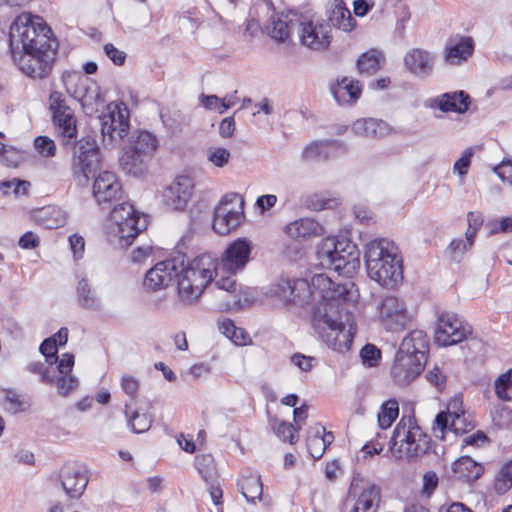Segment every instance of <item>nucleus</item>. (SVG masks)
<instances>
[{
    "mask_svg": "<svg viewBox=\"0 0 512 512\" xmlns=\"http://www.w3.org/2000/svg\"><path fill=\"white\" fill-rule=\"evenodd\" d=\"M276 296L286 302L305 305L315 300L311 323L319 337L335 351H346L352 343L353 308L358 291L350 280L336 283L325 274L306 279L281 278L276 284Z\"/></svg>",
    "mask_w": 512,
    "mask_h": 512,
    "instance_id": "f257e3e1",
    "label": "nucleus"
},
{
    "mask_svg": "<svg viewBox=\"0 0 512 512\" xmlns=\"http://www.w3.org/2000/svg\"><path fill=\"white\" fill-rule=\"evenodd\" d=\"M51 29L40 17L19 15L11 24L9 47L20 70L33 79L47 77L55 59L58 42L51 38Z\"/></svg>",
    "mask_w": 512,
    "mask_h": 512,
    "instance_id": "f03ea898",
    "label": "nucleus"
},
{
    "mask_svg": "<svg viewBox=\"0 0 512 512\" xmlns=\"http://www.w3.org/2000/svg\"><path fill=\"white\" fill-rule=\"evenodd\" d=\"M216 269L217 259L212 253L200 254L186 266L182 258L166 259L147 271L143 286L146 290L158 291L176 280L179 301L184 305H191L214 279Z\"/></svg>",
    "mask_w": 512,
    "mask_h": 512,
    "instance_id": "7ed1b4c3",
    "label": "nucleus"
},
{
    "mask_svg": "<svg viewBox=\"0 0 512 512\" xmlns=\"http://www.w3.org/2000/svg\"><path fill=\"white\" fill-rule=\"evenodd\" d=\"M365 264L369 277L386 288H393L403 279L401 259L396 245L386 239L370 241L365 248Z\"/></svg>",
    "mask_w": 512,
    "mask_h": 512,
    "instance_id": "20e7f679",
    "label": "nucleus"
},
{
    "mask_svg": "<svg viewBox=\"0 0 512 512\" xmlns=\"http://www.w3.org/2000/svg\"><path fill=\"white\" fill-rule=\"evenodd\" d=\"M319 264L346 278L353 277L361 266L360 250L347 238L326 237L317 247Z\"/></svg>",
    "mask_w": 512,
    "mask_h": 512,
    "instance_id": "39448f33",
    "label": "nucleus"
},
{
    "mask_svg": "<svg viewBox=\"0 0 512 512\" xmlns=\"http://www.w3.org/2000/svg\"><path fill=\"white\" fill-rule=\"evenodd\" d=\"M430 441L414 417L403 416L393 431L391 451L397 459L415 460L428 452Z\"/></svg>",
    "mask_w": 512,
    "mask_h": 512,
    "instance_id": "423d86ee",
    "label": "nucleus"
},
{
    "mask_svg": "<svg viewBox=\"0 0 512 512\" xmlns=\"http://www.w3.org/2000/svg\"><path fill=\"white\" fill-rule=\"evenodd\" d=\"M112 232L121 247H128L139 233L146 229V219L141 218L133 205L123 202L114 206L110 213Z\"/></svg>",
    "mask_w": 512,
    "mask_h": 512,
    "instance_id": "0eeeda50",
    "label": "nucleus"
},
{
    "mask_svg": "<svg viewBox=\"0 0 512 512\" xmlns=\"http://www.w3.org/2000/svg\"><path fill=\"white\" fill-rule=\"evenodd\" d=\"M100 167V150L92 136L82 137L74 146L71 171L79 185H87Z\"/></svg>",
    "mask_w": 512,
    "mask_h": 512,
    "instance_id": "6e6552de",
    "label": "nucleus"
},
{
    "mask_svg": "<svg viewBox=\"0 0 512 512\" xmlns=\"http://www.w3.org/2000/svg\"><path fill=\"white\" fill-rule=\"evenodd\" d=\"M244 218L243 198L237 193L226 194L214 207L212 229L219 236H227L242 224Z\"/></svg>",
    "mask_w": 512,
    "mask_h": 512,
    "instance_id": "1a4fd4ad",
    "label": "nucleus"
},
{
    "mask_svg": "<svg viewBox=\"0 0 512 512\" xmlns=\"http://www.w3.org/2000/svg\"><path fill=\"white\" fill-rule=\"evenodd\" d=\"M49 111L57 136L65 146L72 145L77 137V119L73 109L67 104L65 96L52 91L48 99Z\"/></svg>",
    "mask_w": 512,
    "mask_h": 512,
    "instance_id": "9d476101",
    "label": "nucleus"
},
{
    "mask_svg": "<svg viewBox=\"0 0 512 512\" xmlns=\"http://www.w3.org/2000/svg\"><path fill=\"white\" fill-rule=\"evenodd\" d=\"M297 28L301 44L311 50H325L331 43L330 24L315 15H299Z\"/></svg>",
    "mask_w": 512,
    "mask_h": 512,
    "instance_id": "9b49d317",
    "label": "nucleus"
},
{
    "mask_svg": "<svg viewBox=\"0 0 512 512\" xmlns=\"http://www.w3.org/2000/svg\"><path fill=\"white\" fill-rule=\"evenodd\" d=\"M380 501L377 485L358 476L352 479L345 504L347 512H377Z\"/></svg>",
    "mask_w": 512,
    "mask_h": 512,
    "instance_id": "f8f14e48",
    "label": "nucleus"
},
{
    "mask_svg": "<svg viewBox=\"0 0 512 512\" xmlns=\"http://www.w3.org/2000/svg\"><path fill=\"white\" fill-rule=\"evenodd\" d=\"M99 119L104 146H113L128 134L129 110L123 103H109Z\"/></svg>",
    "mask_w": 512,
    "mask_h": 512,
    "instance_id": "ddd939ff",
    "label": "nucleus"
},
{
    "mask_svg": "<svg viewBox=\"0 0 512 512\" xmlns=\"http://www.w3.org/2000/svg\"><path fill=\"white\" fill-rule=\"evenodd\" d=\"M471 333L472 327L459 315L444 311L437 317L434 341L438 346H452L465 340Z\"/></svg>",
    "mask_w": 512,
    "mask_h": 512,
    "instance_id": "4468645a",
    "label": "nucleus"
},
{
    "mask_svg": "<svg viewBox=\"0 0 512 512\" xmlns=\"http://www.w3.org/2000/svg\"><path fill=\"white\" fill-rule=\"evenodd\" d=\"M379 321L387 331H401L412 321L406 302L394 295L381 299L377 306Z\"/></svg>",
    "mask_w": 512,
    "mask_h": 512,
    "instance_id": "2eb2a0df",
    "label": "nucleus"
},
{
    "mask_svg": "<svg viewBox=\"0 0 512 512\" xmlns=\"http://www.w3.org/2000/svg\"><path fill=\"white\" fill-rule=\"evenodd\" d=\"M252 248V243L249 240L246 238H238L226 247L220 260L212 254L217 259V269L214 273V277L217 276L220 271L230 275H235L239 271H242L250 260Z\"/></svg>",
    "mask_w": 512,
    "mask_h": 512,
    "instance_id": "dca6fc26",
    "label": "nucleus"
},
{
    "mask_svg": "<svg viewBox=\"0 0 512 512\" xmlns=\"http://www.w3.org/2000/svg\"><path fill=\"white\" fill-rule=\"evenodd\" d=\"M62 80L67 93L83 107L92 106L100 99L99 87L90 78L79 72H65Z\"/></svg>",
    "mask_w": 512,
    "mask_h": 512,
    "instance_id": "f3484780",
    "label": "nucleus"
},
{
    "mask_svg": "<svg viewBox=\"0 0 512 512\" xmlns=\"http://www.w3.org/2000/svg\"><path fill=\"white\" fill-rule=\"evenodd\" d=\"M459 401L453 400L448 404L446 412H440L433 425L435 437L444 439L446 430L453 431L456 434L465 433L474 428L471 422L466 421L465 413L458 412Z\"/></svg>",
    "mask_w": 512,
    "mask_h": 512,
    "instance_id": "a211bd4d",
    "label": "nucleus"
},
{
    "mask_svg": "<svg viewBox=\"0 0 512 512\" xmlns=\"http://www.w3.org/2000/svg\"><path fill=\"white\" fill-rule=\"evenodd\" d=\"M93 195L102 209L109 208L114 201L119 200L122 187L115 173L110 171L99 173L93 184Z\"/></svg>",
    "mask_w": 512,
    "mask_h": 512,
    "instance_id": "6ab92c4d",
    "label": "nucleus"
},
{
    "mask_svg": "<svg viewBox=\"0 0 512 512\" xmlns=\"http://www.w3.org/2000/svg\"><path fill=\"white\" fill-rule=\"evenodd\" d=\"M425 363L426 361L415 356L397 351L391 368V375L399 385H408L420 375Z\"/></svg>",
    "mask_w": 512,
    "mask_h": 512,
    "instance_id": "aec40b11",
    "label": "nucleus"
},
{
    "mask_svg": "<svg viewBox=\"0 0 512 512\" xmlns=\"http://www.w3.org/2000/svg\"><path fill=\"white\" fill-rule=\"evenodd\" d=\"M193 179L180 175L165 189L163 197L167 208L174 211L183 210L192 196Z\"/></svg>",
    "mask_w": 512,
    "mask_h": 512,
    "instance_id": "412c9836",
    "label": "nucleus"
},
{
    "mask_svg": "<svg viewBox=\"0 0 512 512\" xmlns=\"http://www.w3.org/2000/svg\"><path fill=\"white\" fill-rule=\"evenodd\" d=\"M404 66L419 78L429 77L435 67V55L425 49L412 48L404 56Z\"/></svg>",
    "mask_w": 512,
    "mask_h": 512,
    "instance_id": "4be33fe9",
    "label": "nucleus"
},
{
    "mask_svg": "<svg viewBox=\"0 0 512 512\" xmlns=\"http://www.w3.org/2000/svg\"><path fill=\"white\" fill-rule=\"evenodd\" d=\"M474 51V42L470 37L457 36L450 38L445 45L443 58L448 65H461L466 62Z\"/></svg>",
    "mask_w": 512,
    "mask_h": 512,
    "instance_id": "5701e85b",
    "label": "nucleus"
},
{
    "mask_svg": "<svg viewBox=\"0 0 512 512\" xmlns=\"http://www.w3.org/2000/svg\"><path fill=\"white\" fill-rule=\"evenodd\" d=\"M471 100L468 93L463 90L447 92L430 99L429 106L438 108L442 112L465 113L470 106Z\"/></svg>",
    "mask_w": 512,
    "mask_h": 512,
    "instance_id": "b1692460",
    "label": "nucleus"
},
{
    "mask_svg": "<svg viewBox=\"0 0 512 512\" xmlns=\"http://www.w3.org/2000/svg\"><path fill=\"white\" fill-rule=\"evenodd\" d=\"M330 92L339 105H352L360 98L362 87L359 81L343 77L330 85Z\"/></svg>",
    "mask_w": 512,
    "mask_h": 512,
    "instance_id": "393cba45",
    "label": "nucleus"
},
{
    "mask_svg": "<svg viewBox=\"0 0 512 512\" xmlns=\"http://www.w3.org/2000/svg\"><path fill=\"white\" fill-rule=\"evenodd\" d=\"M60 477L64 491L71 498H79L88 484L85 473L69 465L62 468Z\"/></svg>",
    "mask_w": 512,
    "mask_h": 512,
    "instance_id": "a878e982",
    "label": "nucleus"
},
{
    "mask_svg": "<svg viewBox=\"0 0 512 512\" xmlns=\"http://www.w3.org/2000/svg\"><path fill=\"white\" fill-rule=\"evenodd\" d=\"M286 234L297 241L309 240L324 234V227L312 218H301L288 224Z\"/></svg>",
    "mask_w": 512,
    "mask_h": 512,
    "instance_id": "bb28decb",
    "label": "nucleus"
},
{
    "mask_svg": "<svg viewBox=\"0 0 512 512\" xmlns=\"http://www.w3.org/2000/svg\"><path fill=\"white\" fill-rule=\"evenodd\" d=\"M428 348L427 334L422 330H413L404 337L398 351L426 361Z\"/></svg>",
    "mask_w": 512,
    "mask_h": 512,
    "instance_id": "cd10ccee",
    "label": "nucleus"
},
{
    "mask_svg": "<svg viewBox=\"0 0 512 512\" xmlns=\"http://www.w3.org/2000/svg\"><path fill=\"white\" fill-rule=\"evenodd\" d=\"M298 17L299 14L292 11L273 17L271 24L266 27L268 34L278 42H285L297 27Z\"/></svg>",
    "mask_w": 512,
    "mask_h": 512,
    "instance_id": "c85d7f7f",
    "label": "nucleus"
},
{
    "mask_svg": "<svg viewBox=\"0 0 512 512\" xmlns=\"http://www.w3.org/2000/svg\"><path fill=\"white\" fill-rule=\"evenodd\" d=\"M333 440L331 432H326L323 426L316 425L308 431L307 450L313 459H320Z\"/></svg>",
    "mask_w": 512,
    "mask_h": 512,
    "instance_id": "c756f323",
    "label": "nucleus"
},
{
    "mask_svg": "<svg viewBox=\"0 0 512 512\" xmlns=\"http://www.w3.org/2000/svg\"><path fill=\"white\" fill-rule=\"evenodd\" d=\"M483 466L469 456H462L452 464V477L459 481H475L482 475Z\"/></svg>",
    "mask_w": 512,
    "mask_h": 512,
    "instance_id": "7c9ffc66",
    "label": "nucleus"
},
{
    "mask_svg": "<svg viewBox=\"0 0 512 512\" xmlns=\"http://www.w3.org/2000/svg\"><path fill=\"white\" fill-rule=\"evenodd\" d=\"M125 148L137 152L142 157L152 159L158 148V140L156 136L148 131H138L129 137Z\"/></svg>",
    "mask_w": 512,
    "mask_h": 512,
    "instance_id": "2f4dec72",
    "label": "nucleus"
},
{
    "mask_svg": "<svg viewBox=\"0 0 512 512\" xmlns=\"http://www.w3.org/2000/svg\"><path fill=\"white\" fill-rule=\"evenodd\" d=\"M352 130L359 136L373 138H381L390 133V127L385 121L373 118L356 120Z\"/></svg>",
    "mask_w": 512,
    "mask_h": 512,
    "instance_id": "473e14b6",
    "label": "nucleus"
},
{
    "mask_svg": "<svg viewBox=\"0 0 512 512\" xmlns=\"http://www.w3.org/2000/svg\"><path fill=\"white\" fill-rule=\"evenodd\" d=\"M328 21L330 26L333 25L345 32L351 31L354 27V19L342 0H334L328 10Z\"/></svg>",
    "mask_w": 512,
    "mask_h": 512,
    "instance_id": "72a5a7b5",
    "label": "nucleus"
},
{
    "mask_svg": "<svg viewBox=\"0 0 512 512\" xmlns=\"http://www.w3.org/2000/svg\"><path fill=\"white\" fill-rule=\"evenodd\" d=\"M150 160V158L142 157V155L137 152L124 147V151L119 162L125 173L138 177L144 173Z\"/></svg>",
    "mask_w": 512,
    "mask_h": 512,
    "instance_id": "f704fd0d",
    "label": "nucleus"
},
{
    "mask_svg": "<svg viewBox=\"0 0 512 512\" xmlns=\"http://www.w3.org/2000/svg\"><path fill=\"white\" fill-rule=\"evenodd\" d=\"M385 62L383 53L377 49H371L362 53L357 60V69L361 75H373L377 73Z\"/></svg>",
    "mask_w": 512,
    "mask_h": 512,
    "instance_id": "c9c22d12",
    "label": "nucleus"
},
{
    "mask_svg": "<svg viewBox=\"0 0 512 512\" xmlns=\"http://www.w3.org/2000/svg\"><path fill=\"white\" fill-rule=\"evenodd\" d=\"M268 422L270 428L279 439L284 442L288 441L292 445L298 442V432L301 430V425L295 426L292 423L281 421L277 417H272L270 414H268Z\"/></svg>",
    "mask_w": 512,
    "mask_h": 512,
    "instance_id": "e433bc0d",
    "label": "nucleus"
},
{
    "mask_svg": "<svg viewBox=\"0 0 512 512\" xmlns=\"http://www.w3.org/2000/svg\"><path fill=\"white\" fill-rule=\"evenodd\" d=\"M77 298L79 305L86 310L100 311L102 309L100 298L84 278L78 282Z\"/></svg>",
    "mask_w": 512,
    "mask_h": 512,
    "instance_id": "4c0bfd02",
    "label": "nucleus"
},
{
    "mask_svg": "<svg viewBox=\"0 0 512 512\" xmlns=\"http://www.w3.org/2000/svg\"><path fill=\"white\" fill-rule=\"evenodd\" d=\"M338 146L336 141H318L305 147L302 158L308 161H321L330 157L331 152Z\"/></svg>",
    "mask_w": 512,
    "mask_h": 512,
    "instance_id": "58836bf2",
    "label": "nucleus"
},
{
    "mask_svg": "<svg viewBox=\"0 0 512 512\" xmlns=\"http://www.w3.org/2000/svg\"><path fill=\"white\" fill-rule=\"evenodd\" d=\"M125 416L127 425L134 433H144L152 425V417L148 413H140L138 410L131 409L130 404H125Z\"/></svg>",
    "mask_w": 512,
    "mask_h": 512,
    "instance_id": "ea45409f",
    "label": "nucleus"
},
{
    "mask_svg": "<svg viewBox=\"0 0 512 512\" xmlns=\"http://www.w3.org/2000/svg\"><path fill=\"white\" fill-rule=\"evenodd\" d=\"M195 465L197 471L206 483L217 482L218 474L214 458L209 454L196 456Z\"/></svg>",
    "mask_w": 512,
    "mask_h": 512,
    "instance_id": "a19ab883",
    "label": "nucleus"
},
{
    "mask_svg": "<svg viewBox=\"0 0 512 512\" xmlns=\"http://www.w3.org/2000/svg\"><path fill=\"white\" fill-rule=\"evenodd\" d=\"M399 414V406L396 400L385 402L378 413V423L382 429L389 428Z\"/></svg>",
    "mask_w": 512,
    "mask_h": 512,
    "instance_id": "79ce46f5",
    "label": "nucleus"
},
{
    "mask_svg": "<svg viewBox=\"0 0 512 512\" xmlns=\"http://www.w3.org/2000/svg\"><path fill=\"white\" fill-rule=\"evenodd\" d=\"M474 239H469L465 236V239H454L447 247V253L450 258L455 262H460L466 251L472 248Z\"/></svg>",
    "mask_w": 512,
    "mask_h": 512,
    "instance_id": "37998d69",
    "label": "nucleus"
},
{
    "mask_svg": "<svg viewBox=\"0 0 512 512\" xmlns=\"http://www.w3.org/2000/svg\"><path fill=\"white\" fill-rule=\"evenodd\" d=\"M494 486L499 494L507 492L512 487V460L500 468Z\"/></svg>",
    "mask_w": 512,
    "mask_h": 512,
    "instance_id": "c03bdc74",
    "label": "nucleus"
},
{
    "mask_svg": "<svg viewBox=\"0 0 512 512\" xmlns=\"http://www.w3.org/2000/svg\"><path fill=\"white\" fill-rule=\"evenodd\" d=\"M42 224L48 229H55L63 226L66 218L62 215L61 211L56 208H46L41 211Z\"/></svg>",
    "mask_w": 512,
    "mask_h": 512,
    "instance_id": "a18cd8bd",
    "label": "nucleus"
},
{
    "mask_svg": "<svg viewBox=\"0 0 512 512\" xmlns=\"http://www.w3.org/2000/svg\"><path fill=\"white\" fill-rule=\"evenodd\" d=\"M201 103L206 109L217 110L221 114L234 104L230 100L226 98L220 99L216 95H202Z\"/></svg>",
    "mask_w": 512,
    "mask_h": 512,
    "instance_id": "49530a36",
    "label": "nucleus"
},
{
    "mask_svg": "<svg viewBox=\"0 0 512 512\" xmlns=\"http://www.w3.org/2000/svg\"><path fill=\"white\" fill-rule=\"evenodd\" d=\"M39 350L50 365L58 362L57 340L55 337L46 338L40 345Z\"/></svg>",
    "mask_w": 512,
    "mask_h": 512,
    "instance_id": "de8ad7c7",
    "label": "nucleus"
},
{
    "mask_svg": "<svg viewBox=\"0 0 512 512\" xmlns=\"http://www.w3.org/2000/svg\"><path fill=\"white\" fill-rule=\"evenodd\" d=\"M511 386V372L507 371L501 374L495 380V393L497 397L503 401L510 400V396L508 395V389Z\"/></svg>",
    "mask_w": 512,
    "mask_h": 512,
    "instance_id": "09e8293b",
    "label": "nucleus"
},
{
    "mask_svg": "<svg viewBox=\"0 0 512 512\" xmlns=\"http://www.w3.org/2000/svg\"><path fill=\"white\" fill-rule=\"evenodd\" d=\"M35 149L44 157H53L56 154L54 141L47 136H38L34 140Z\"/></svg>",
    "mask_w": 512,
    "mask_h": 512,
    "instance_id": "8fccbe9b",
    "label": "nucleus"
},
{
    "mask_svg": "<svg viewBox=\"0 0 512 512\" xmlns=\"http://www.w3.org/2000/svg\"><path fill=\"white\" fill-rule=\"evenodd\" d=\"M473 153L474 152L471 147L466 148L463 151L461 157L453 165L454 173H457L460 177H464L468 173Z\"/></svg>",
    "mask_w": 512,
    "mask_h": 512,
    "instance_id": "3c124183",
    "label": "nucleus"
},
{
    "mask_svg": "<svg viewBox=\"0 0 512 512\" xmlns=\"http://www.w3.org/2000/svg\"><path fill=\"white\" fill-rule=\"evenodd\" d=\"M208 160L217 167L225 166L230 159V152L222 147L210 148L207 151Z\"/></svg>",
    "mask_w": 512,
    "mask_h": 512,
    "instance_id": "603ef678",
    "label": "nucleus"
},
{
    "mask_svg": "<svg viewBox=\"0 0 512 512\" xmlns=\"http://www.w3.org/2000/svg\"><path fill=\"white\" fill-rule=\"evenodd\" d=\"M360 357L364 364L373 367L378 363L381 351L373 344H366L360 351Z\"/></svg>",
    "mask_w": 512,
    "mask_h": 512,
    "instance_id": "864d4df0",
    "label": "nucleus"
},
{
    "mask_svg": "<svg viewBox=\"0 0 512 512\" xmlns=\"http://www.w3.org/2000/svg\"><path fill=\"white\" fill-rule=\"evenodd\" d=\"M467 221L468 229L466 230L465 236H468L469 239L475 240L477 231L484 222L483 215L480 212H469L467 214Z\"/></svg>",
    "mask_w": 512,
    "mask_h": 512,
    "instance_id": "5fc2aeb1",
    "label": "nucleus"
},
{
    "mask_svg": "<svg viewBox=\"0 0 512 512\" xmlns=\"http://www.w3.org/2000/svg\"><path fill=\"white\" fill-rule=\"evenodd\" d=\"M493 172L505 183L512 185V160L503 159L493 167Z\"/></svg>",
    "mask_w": 512,
    "mask_h": 512,
    "instance_id": "6e6d98bb",
    "label": "nucleus"
},
{
    "mask_svg": "<svg viewBox=\"0 0 512 512\" xmlns=\"http://www.w3.org/2000/svg\"><path fill=\"white\" fill-rule=\"evenodd\" d=\"M77 385L78 380L73 376L66 377L63 374V376H60L56 379L58 393L63 396L68 395L73 389L77 387Z\"/></svg>",
    "mask_w": 512,
    "mask_h": 512,
    "instance_id": "4d7b16f0",
    "label": "nucleus"
},
{
    "mask_svg": "<svg viewBox=\"0 0 512 512\" xmlns=\"http://www.w3.org/2000/svg\"><path fill=\"white\" fill-rule=\"evenodd\" d=\"M308 207L313 210L329 209L337 205L336 199L325 198L321 195H313L308 200Z\"/></svg>",
    "mask_w": 512,
    "mask_h": 512,
    "instance_id": "13d9d810",
    "label": "nucleus"
},
{
    "mask_svg": "<svg viewBox=\"0 0 512 512\" xmlns=\"http://www.w3.org/2000/svg\"><path fill=\"white\" fill-rule=\"evenodd\" d=\"M426 379L429 383L435 386L439 391H442L446 385V376L440 370L439 367L435 366L426 373Z\"/></svg>",
    "mask_w": 512,
    "mask_h": 512,
    "instance_id": "bf43d9fd",
    "label": "nucleus"
},
{
    "mask_svg": "<svg viewBox=\"0 0 512 512\" xmlns=\"http://www.w3.org/2000/svg\"><path fill=\"white\" fill-rule=\"evenodd\" d=\"M253 483L254 480L251 477H243L238 482V487L240 489L241 494L250 503H255L256 499Z\"/></svg>",
    "mask_w": 512,
    "mask_h": 512,
    "instance_id": "052dcab7",
    "label": "nucleus"
},
{
    "mask_svg": "<svg viewBox=\"0 0 512 512\" xmlns=\"http://www.w3.org/2000/svg\"><path fill=\"white\" fill-rule=\"evenodd\" d=\"M104 52L106 56L118 66H121L125 63L126 53L124 51L119 50L113 44L107 43L104 46Z\"/></svg>",
    "mask_w": 512,
    "mask_h": 512,
    "instance_id": "680f3d73",
    "label": "nucleus"
},
{
    "mask_svg": "<svg viewBox=\"0 0 512 512\" xmlns=\"http://www.w3.org/2000/svg\"><path fill=\"white\" fill-rule=\"evenodd\" d=\"M5 399L9 403V411L12 413H18L25 410V403L21 400L20 395L15 391H6Z\"/></svg>",
    "mask_w": 512,
    "mask_h": 512,
    "instance_id": "e2e57ef3",
    "label": "nucleus"
},
{
    "mask_svg": "<svg viewBox=\"0 0 512 512\" xmlns=\"http://www.w3.org/2000/svg\"><path fill=\"white\" fill-rule=\"evenodd\" d=\"M122 390L132 398H134L139 389V382L133 376L124 375L121 379Z\"/></svg>",
    "mask_w": 512,
    "mask_h": 512,
    "instance_id": "0e129e2a",
    "label": "nucleus"
},
{
    "mask_svg": "<svg viewBox=\"0 0 512 512\" xmlns=\"http://www.w3.org/2000/svg\"><path fill=\"white\" fill-rule=\"evenodd\" d=\"M291 362L294 365H296L301 371L308 372L311 371V369L313 368L315 359L313 357L301 354H294L291 357Z\"/></svg>",
    "mask_w": 512,
    "mask_h": 512,
    "instance_id": "69168bd1",
    "label": "nucleus"
},
{
    "mask_svg": "<svg viewBox=\"0 0 512 512\" xmlns=\"http://www.w3.org/2000/svg\"><path fill=\"white\" fill-rule=\"evenodd\" d=\"M39 244H40V239H39L38 235H36L32 231H28L25 234H23L18 241V245L22 249H34V248L38 247Z\"/></svg>",
    "mask_w": 512,
    "mask_h": 512,
    "instance_id": "338daca9",
    "label": "nucleus"
},
{
    "mask_svg": "<svg viewBox=\"0 0 512 512\" xmlns=\"http://www.w3.org/2000/svg\"><path fill=\"white\" fill-rule=\"evenodd\" d=\"M438 485V476L433 471H428L423 476V492L430 495Z\"/></svg>",
    "mask_w": 512,
    "mask_h": 512,
    "instance_id": "774afa93",
    "label": "nucleus"
}]
</instances>
